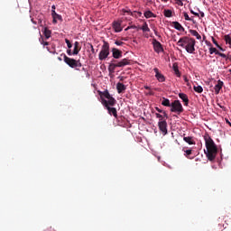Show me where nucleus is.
I'll use <instances>...</instances> for the list:
<instances>
[{
	"label": "nucleus",
	"instance_id": "nucleus-34",
	"mask_svg": "<svg viewBox=\"0 0 231 231\" xmlns=\"http://www.w3.org/2000/svg\"><path fill=\"white\" fill-rule=\"evenodd\" d=\"M122 13H123V15H125V14H128V15H133V13L131 12V10L122 9Z\"/></svg>",
	"mask_w": 231,
	"mask_h": 231
},
{
	"label": "nucleus",
	"instance_id": "nucleus-9",
	"mask_svg": "<svg viewBox=\"0 0 231 231\" xmlns=\"http://www.w3.org/2000/svg\"><path fill=\"white\" fill-rule=\"evenodd\" d=\"M158 126H159L161 133H162L163 136H165V134H167V133H168L167 132V121L166 120L159 121Z\"/></svg>",
	"mask_w": 231,
	"mask_h": 231
},
{
	"label": "nucleus",
	"instance_id": "nucleus-25",
	"mask_svg": "<svg viewBox=\"0 0 231 231\" xmlns=\"http://www.w3.org/2000/svg\"><path fill=\"white\" fill-rule=\"evenodd\" d=\"M144 17L146 19H151L152 17H156V15L154 14V13H152V11H146L143 14Z\"/></svg>",
	"mask_w": 231,
	"mask_h": 231
},
{
	"label": "nucleus",
	"instance_id": "nucleus-30",
	"mask_svg": "<svg viewBox=\"0 0 231 231\" xmlns=\"http://www.w3.org/2000/svg\"><path fill=\"white\" fill-rule=\"evenodd\" d=\"M224 41H226V44H228L229 48H231V37H230V34H226L224 36Z\"/></svg>",
	"mask_w": 231,
	"mask_h": 231
},
{
	"label": "nucleus",
	"instance_id": "nucleus-3",
	"mask_svg": "<svg viewBox=\"0 0 231 231\" xmlns=\"http://www.w3.org/2000/svg\"><path fill=\"white\" fill-rule=\"evenodd\" d=\"M114 63H110L108 66V71L109 73H115V70L116 68H125V66H131L132 60L125 58L121 60L120 61L113 60Z\"/></svg>",
	"mask_w": 231,
	"mask_h": 231
},
{
	"label": "nucleus",
	"instance_id": "nucleus-19",
	"mask_svg": "<svg viewBox=\"0 0 231 231\" xmlns=\"http://www.w3.org/2000/svg\"><path fill=\"white\" fill-rule=\"evenodd\" d=\"M179 97L184 102V106H189V96L185 93H180Z\"/></svg>",
	"mask_w": 231,
	"mask_h": 231
},
{
	"label": "nucleus",
	"instance_id": "nucleus-49",
	"mask_svg": "<svg viewBox=\"0 0 231 231\" xmlns=\"http://www.w3.org/2000/svg\"><path fill=\"white\" fill-rule=\"evenodd\" d=\"M185 82H189V79H187V76H184Z\"/></svg>",
	"mask_w": 231,
	"mask_h": 231
},
{
	"label": "nucleus",
	"instance_id": "nucleus-18",
	"mask_svg": "<svg viewBox=\"0 0 231 231\" xmlns=\"http://www.w3.org/2000/svg\"><path fill=\"white\" fill-rule=\"evenodd\" d=\"M183 140L186 143H189V145H196V141H194V137L192 136H184Z\"/></svg>",
	"mask_w": 231,
	"mask_h": 231
},
{
	"label": "nucleus",
	"instance_id": "nucleus-32",
	"mask_svg": "<svg viewBox=\"0 0 231 231\" xmlns=\"http://www.w3.org/2000/svg\"><path fill=\"white\" fill-rule=\"evenodd\" d=\"M141 30H143V32H151V29L149 28V25H147V23H144L143 24V26L141 27Z\"/></svg>",
	"mask_w": 231,
	"mask_h": 231
},
{
	"label": "nucleus",
	"instance_id": "nucleus-36",
	"mask_svg": "<svg viewBox=\"0 0 231 231\" xmlns=\"http://www.w3.org/2000/svg\"><path fill=\"white\" fill-rule=\"evenodd\" d=\"M156 118L160 119V122L163 121V116L161 115L160 113H156L155 114Z\"/></svg>",
	"mask_w": 231,
	"mask_h": 231
},
{
	"label": "nucleus",
	"instance_id": "nucleus-44",
	"mask_svg": "<svg viewBox=\"0 0 231 231\" xmlns=\"http://www.w3.org/2000/svg\"><path fill=\"white\" fill-rule=\"evenodd\" d=\"M191 14H192L193 15H196V17H199V14L195 13L194 11H191Z\"/></svg>",
	"mask_w": 231,
	"mask_h": 231
},
{
	"label": "nucleus",
	"instance_id": "nucleus-47",
	"mask_svg": "<svg viewBox=\"0 0 231 231\" xmlns=\"http://www.w3.org/2000/svg\"><path fill=\"white\" fill-rule=\"evenodd\" d=\"M217 48H218V50H220V51H225V49H223V47H221L220 45Z\"/></svg>",
	"mask_w": 231,
	"mask_h": 231
},
{
	"label": "nucleus",
	"instance_id": "nucleus-57",
	"mask_svg": "<svg viewBox=\"0 0 231 231\" xmlns=\"http://www.w3.org/2000/svg\"><path fill=\"white\" fill-rule=\"evenodd\" d=\"M82 70H83V71H86V69H85V68H83V69H82Z\"/></svg>",
	"mask_w": 231,
	"mask_h": 231
},
{
	"label": "nucleus",
	"instance_id": "nucleus-4",
	"mask_svg": "<svg viewBox=\"0 0 231 231\" xmlns=\"http://www.w3.org/2000/svg\"><path fill=\"white\" fill-rule=\"evenodd\" d=\"M110 51H109V42L104 41L103 45L101 47V51L98 54L99 60H106L107 57H109Z\"/></svg>",
	"mask_w": 231,
	"mask_h": 231
},
{
	"label": "nucleus",
	"instance_id": "nucleus-61",
	"mask_svg": "<svg viewBox=\"0 0 231 231\" xmlns=\"http://www.w3.org/2000/svg\"><path fill=\"white\" fill-rule=\"evenodd\" d=\"M229 60L231 61V58H229Z\"/></svg>",
	"mask_w": 231,
	"mask_h": 231
},
{
	"label": "nucleus",
	"instance_id": "nucleus-23",
	"mask_svg": "<svg viewBox=\"0 0 231 231\" xmlns=\"http://www.w3.org/2000/svg\"><path fill=\"white\" fill-rule=\"evenodd\" d=\"M189 33H191L193 35V37H196V39H198V41H201V34H199V32H198V31L196 30H189Z\"/></svg>",
	"mask_w": 231,
	"mask_h": 231
},
{
	"label": "nucleus",
	"instance_id": "nucleus-13",
	"mask_svg": "<svg viewBox=\"0 0 231 231\" xmlns=\"http://www.w3.org/2000/svg\"><path fill=\"white\" fill-rule=\"evenodd\" d=\"M112 57L114 59H122V51H120L116 48H113L112 49Z\"/></svg>",
	"mask_w": 231,
	"mask_h": 231
},
{
	"label": "nucleus",
	"instance_id": "nucleus-22",
	"mask_svg": "<svg viewBox=\"0 0 231 231\" xmlns=\"http://www.w3.org/2000/svg\"><path fill=\"white\" fill-rule=\"evenodd\" d=\"M182 151L184 152V156L189 160H192L194 158L190 157V155L192 154V149L185 150V148H183Z\"/></svg>",
	"mask_w": 231,
	"mask_h": 231
},
{
	"label": "nucleus",
	"instance_id": "nucleus-11",
	"mask_svg": "<svg viewBox=\"0 0 231 231\" xmlns=\"http://www.w3.org/2000/svg\"><path fill=\"white\" fill-rule=\"evenodd\" d=\"M209 53L210 55L215 53V55H218L219 57H222V59H228L226 58V54L220 52L219 51H217V49L214 47L209 48Z\"/></svg>",
	"mask_w": 231,
	"mask_h": 231
},
{
	"label": "nucleus",
	"instance_id": "nucleus-60",
	"mask_svg": "<svg viewBox=\"0 0 231 231\" xmlns=\"http://www.w3.org/2000/svg\"><path fill=\"white\" fill-rule=\"evenodd\" d=\"M49 231H51V228H50Z\"/></svg>",
	"mask_w": 231,
	"mask_h": 231
},
{
	"label": "nucleus",
	"instance_id": "nucleus-50",
	"mask_svg": "<svg viewBox=\"0 0 231 231\" xmlns=\"http://www.w3.org/2000/svg\"><path fill=\"white\" fill-rule=\"evenodd\" d=\"M162 3H168L169 2V0H162Z\"/></svg>",
	"mask_w": 231,
	"mask_h": 231
},
{
	"label": "nucleus",
	"instance_id": "nucleus-5",
	"mask_svg": "<svg viewBox=\"0 0 231 231\" xmlns=\"http://www.w3.org/2000/svg\"><path fill=\"white\" fill-rule=\"evenodd\" d=\"M63 60L65 64L69 66V68L75 69V68H82V63L80 62V60H75L73 58L68 57L66 54L63 56Z\"/></svg>",
	"mask_w": 231,
	"mask_h": 231
},
{
	"label": "nucleus",
	"instance_id": "nucleus-31",
	"mask_svg": "<svg viewBox=\"0 0 231 231\" xmlns=\"http://www.w3.org/2000/svg\"><path fill=\"white\" fill-rule=\"evenodd\" d=\"M194 91H196V93H203V87L201 86H194L193 87Z\"/></svg>",
	"mask_w": 231,
	"mask_h": 231
},
{
	"label": "nucleus",
	"instance_id": "nucleus-1",
	"mask_svg": "<svg viewBox=\"0 0 231 231\" xmlns=\"http://www.w3.org/2000/svg\"><path fill=\"white\" fill-rule=\"evenodd\" d=\"M178 46L184 48L188 53H194L196 51V40L189 36L180 38L177 42Z\"/></svg>",
	"mask_w": 231,
	"mask_h": 231
},
{
	"label": "nucleus",
	"instance_id": "nucleus-55",
	"mask_svg": "<svg viewBox=\"0 0 231 231\" xmlns=\"http://www.w3.org/2000/svg\"><path fill=\"white\" fill-rule=\"evenodd\" d=\"M226 124H228V125H229V124H230V122H229L228 120H226Z\"/></svg>",
	"mask_w": 231,
	"mask_h": 231
},
{
	"label": "nucleus",
	"instance_id": "nucleus-14",
	"mask_svg": "<svg viewBox=\"0 0 231 231\" xmlns=\"http://www.w3.org/2000/svg\"><path fill=\"white\" fill-rule=\"evenodd\" d=\"M51 15H52V18H53L52 23H53L54 24H57V20H58V21H62V16H61L60 14H57V13L55 12V10H51Z\"/></svg>",
	"mask_w": 231,
	"mask_h": 231
},
{
	"label": "nucleus",
	"instance_id": "nucleus-54",
	"mask_svg": "<svg viewBox=\"0 0 231 231\" xmlns=\"http://www.w3.org/2000/svg\"><path fill=\"white\" fill-rule=\"evenodd\" d=\"M87 77H89V72H87Z\"/></svg>",
	"mask_w": 231,
	"mask_h": 231
},
{
	"label": "nucleus",
	"instance_id": "nucleus-8",
	"mask_svg": "<svg viewBox=\"0 0 231 231\" xmlns=\"http://www.w3.org/2000/svg\"><path fill=\"white\" fill-rule=\"evenodd\" d=\"M153 50L156 53H162L163 51V46L156 39L152 40Z\"/></svg>",
	"mask_w": 231,
	"mask_h": 231
},
{
	"label": "nucleus",
	"instance_id": "nucleus-29",
	"mask_svg": "<svg viewBox=\"0 0 231 231\" xmlns=\"http://www.w3.org/2000/svg\"><path fill=\"white\" fill-rule=\"evenodd\" d=\"M173 71L177 77H181V73H180V69H178V64H173Z\"/></svg>",
	"mask_w": 231,
	"mask_h": 231
},
{
	"label": "nucleus",
	"instance_id": "nucleus-15",
	"mask_svg": "<svg viewBox=\"0 0 231 231\" xmlns=\"http://www.w3.org/2000/svg\"><path fill=\"white\" fill-rule=\"evenodd\" d=\"M171 24L175 30H178L179 32H185V28L179 22H172Z\"/></svg>",
	"mask_w": 231,
	"mask_h": 231
},
{
	"label": "nucleus",
	"instance_id": "nucleus-6",
	"mask_svg": "<svg viewBox=\"0 0 231 231\" xmlns=\"http://www.w3.org/2000/svg\"><path fill=\"white\" fill-rule=\"evenodd\" d=\"M170 111L171 113H177V115H181V113H183V105H181L180 100H174L171 103Z\"/></svg>",
	"mask_w": 231,
	"mask_h": 231
},
{
	"label": "nucleus",
	"instance_id": "nucleus-46",
	"mask_svg": "<svg viewBox=\"0 0 231 231\" xmlns=\"http://www.w3.org/2000/svg\"><path fill=\"white\" fill-rule=\"evenodd\" d=\"M144 89H147L148 91H151V87H149V86H144Z\"/></svg>",
	"mask_w": 231,
	"mask_h": 231
},
{
	"label": "nucleus",
	"instance_id": "nucleus-10",
	"mask_svg": "<svg viewBox=\"0 0 231 231\" xmlns=\"http://www.w3.org/2000/svg\"><path fill=\"white\" fill-rule=\"evenodd\" d=\"M153 71L155 73V78L157 79L158 82H165V76L161 73L158 68H154Z\"/></svg>",
	"mask_w": 231,
	"mask_h": 231
},
{
	"label": "nucleus",
	"instance_id": "nucleus-58",
	"mask_svg": "<svg viewBox=\"0 0 231 231\" xmlns=\"http://www.w3.org/2000/svg\"><path fill=\"white\" fill-rule=\"evenodd\" d=\"M176 1H179V3H181V0H176Z\"/></svg>",
	"mask_w": 231,
	"mask_h": 231
},
{
	"label": "nucleus",
	"instance_id": "nucleus-42",
	"mask_svg": "<svg viewBox=\"0 0 231 231\" xmlns=\"http://www.w3.org/2000/svg\"><path fill=\"white\" fill-rule=\"evenodd\" d=\"M155 110H156L158 113H163V110L160 109L158 106L155 107Z\"/></svg>",
	"mask_w": 231,
	"mask_h": 231
},
{
	"label": "nucleus",
	"instance_id": "nucleus-33",
	"mask_svg": "<svg viewBox=\"0 0 231 231\" xmlns=\"http://www.w3.org/2000/svg\"><path fill=\"white\" fill-rule=\"evenodd\" d=\"M65 42H66L69 50H71V48H73V45L71 44V42H69V40L65 39Z\"/></svg>",
	"mask_w": 231,
	"mask_h": 231
},
{
	"label": "nucleus",
	"instance_id": "nucleus-21",
	"mask_svg": "<svg viewBox=\"0 0 231 231\" xmlns=\"http://www.w3.org/2000/svg\"><path fill=\"white\" fill-rule=\"evenodd\" d=\"M116 89H117V93H124V91H125L126 88L125 85H124L123 83H117L116 84Z\"/></svg>",
	"mask_w": 231,
	"mask_h": 231
},
{
	"label": "nucleus",
	"instance_id": "nucleus-12",
	"mask_svg": "<svg viewBox=\"0 0 231 231\" xmlns=\"http://www.w3.org/2000/svg\"><path fill=\"white\" fill-rule=\"evenodd\" d=\"M113 29L115 30L116 33H119V32H122V22L115 21L113 23Z\"/></svg>",
	"mask_w": 231,
	"mask_h": 231
},
{
	"label": "nucleus",
	"instance_id": "nucleus-56",
	"mask_svg": "<svg viewBox=\"0 0 231 231\" xmlns=\"http://www.w3.org/2000/svg\"><path fill=\"white\" fill-rule=\"evenodd\" d=\"M208 46H212V43L208 44Z\"/></svg>",
	"mask_w": 231,
	"mask_h": 231
},
{
	"label": "nucleus",
	"instance_id": "nucleus-27",
	"mask_svg": "<svg viewBox=\"0 0 231 231\" xmlns=\"http://www.w3.org/2000/svg\"><path fill=\"white\" fill-rule=\"evenodd\" d=\"M162 106H164L165 107H171V100H169L165 97H162Z\"/></svg>",
	"mask_w": 231,
	"mask_h": 231
},
{
	"label": "nucleus",
	"instance_id": "nucleus-48",
	"mask_svg": "<svg viewBox=\"0 0 231 231\" xmlns=\"http://www.w3.org/2000/svg\"><path fill=\"white\" fill-rule=\"evenodd\" d=\"M200 17H205V13L201 12L200 13Z\"/></svg>",
	"mask_w": 231,
	"mask_h": 231
},
{
	"label": "nucleus",
	"instance_id": "nucleus-16",
	"mask_svg": "<svg viewBox=\"0 0 231 231\" xmlns=\"http://www.w3.org/2000/svg\"><path fill=\"white\" fill-rule=\"evenodd\" d=\"M216 95H219L221 89H223V81L220 79L217 81V84L214 88Z\"/></svg>",
	"mask_w": 231,
	"mask_h": 231
},
{
	"label": "nucleus",
	"instance_id": "nucleus-2",
	"mask_svg": "<svg viewBox=\"0 0 231 231\" xmlns=\"http://www.w3.org/2000/svg\"><path fill=\"white\" fill-rule=\"evenodd\" d=\"M205 142L207 148L206 156L209 162H214L216 160V154H217V146L210 137L205 138Z\"/></svg>",
	"mask_w": 231,
	"mask_h": 231
},
{
	"label": "nucleus",
	"instance_id": "nucleus-52",
	"mask_svg": "<svg viewBox=\"0 0 231 231\" xmlns=\"http://www.w3.org/2000/svg\"><path fill=\"white\" fill-rule=\"evenodd\" d=\"M138 14H139L140 16H142V12H138Z\"/></svg>",
	"mask_w": 231,
	"mask_h": 231
},
{
	"label": "nucleus",
	"instance_id": "nucleus-17",
	"mask_svg": "<svg viewBox=\"0 0 231 231\" xmlns=\"http://www.w3.org/2000/svg\"><path fill=\"white\" fill-rule=\"evenodd\" d=\"M106 109L108 111V115H112L113 116H115V118H118V113L116 111V108L107 106Z\"/></svg>",
	"mask_w": 231,
	"mask_h": 231
},
{
	"label": "nucleus",
	"instance_id": "nucleus-7",
	"mask_svg": "<svg viewBox=\"0 0 231 231\" xmlns=\"http://www.w3.org/2000/svg\"><path fill=\"white\" fill-rule=\"evenodd\" d=\"M101 103L103 104V106L105 107H109V106H116V99H115V97H113L112 96L109 97V98H107L106 100L105 98H102Z\"/></svg>",
	"mask_w": 231,
	"mask_h": 231
},
{
	"label": "nucleus",
	"instance_id": "nucleus-45",
	"mask_svg": "<svg viewBox=\"0 0 231 231\" xmlns=\"http://www.w3.org/2000/svg\"><path fill=\"white\" fill-rule=\"evenodd\" d=\"M67 53H68V55H73V52H71V50H70V49H69V50L67 51Z\"/></svg>",
	"mask_w": 231,
	"mask_h": 231
},
{
	"label": "nucleus",
	"instance_id": "nucleus-53",
	"mask_svg": "<svg viewBox=\"0 0 231 231\" xmlns=\"http://www.w3.org/2000/svg\"><path fill=\"white\" fill-rule=\"evenodd\" d=\"M39 23H40V24H42V21L40 20Z\"/></svg>",
	"mask_w": 231,
	"mask_h": 231
},
{
	"label": "nucleus",
	"instance_id": "nucleus-24",
	"mask_svg": "<svg viewBox=\"0 0 231 231\" xmlns=\"http://www.w3.org/2000/svg\"><path fill=\"white\" fill-rule=\"evenodd\" d=\"M43 34L46 39H50V37H51V31L50 29H48V27H44Z\"/></svg>",
	"mask_w": 231,
	"mask_h": 231
},
{
	"label": "nucleus",
	"instance_id": "nucleus-40",
	"mask_svg": "<svg viewBox=\"0 0 231 231\" xmlns=\"http://www.w3.org/2000/svg\"><path fill=\"white\" fill-rule=\"evenodd\" d=\"M131 29H136V25H131V26H128L126 29H125V31H127V30H131Z\"/></svg>",
	"mask_w": 231,
	"mask_h": 231
},
{
	"label": "nucleus",
	"instance_id": "nucleus-35",
	"mask_svg": "<svg viewBox=\"0 0 231 231\" xmlns=\"http://www.w3.org/2000/svg\"><path fill=\"white\" fill-rule=\"evenodd\" d=\"M40 42L41 44H43V46H48L50 44V42H44V39H42V36H41L40 38Z\"/></svg>",
	"mask_w": 231,
	"mask_h": 231
},
{
	"label": "nucleus",
	"instance_id": "nucleus-28",
	"mask_svg": "<svg viewBox=\"0 0 231 231\" xmlns=\"http://www.w3.org/2000/svg\"><path fill=\"white\" fill-rule=\"evenodd\" d=\"M164 17H172V10L170 9H164L163 11Z\"/></svg>",
	"mask_w": 231,
	"mask_h": 231
},
{
	"label": "nucleus",
	"instance_id": "nucleus-41",
	"mask_svg": "<svg viewBox=\"0 0 231 231\" xmlns=\"http://www.w3.org/2000/svg\"><path fill=\"white\" fill-rule=\"evenodd\" d=\"M162 115L164 116V118H169V115H167V112L162 110Z\"/></svg>",
	"mask_w": 231,
	"mask_h": 231
},
{
	"label": "nucleus",
	"instance_id": "nucleus-38",
	"mask_svg": "<svg viewBox=\"0 0 231 231\" xmlns=\"http://www.w3.org/2000/svg\"><path fill=\"white\" fill-rule=\"evenodd\" d=\"M115 44L116 45V46H124V42H120V41H116L115 42Z\"/></svg>",
	"mask_w": 231,
	"mask_h": 231
},
{
	"label": "nucleus",
	"instance_id": "nucleus-20",
	"mask_svg": "<svg viewBox=\"0 0 231 231\" xmlns=\"http://www.w3.org/2000/svg\"><path fill=\"white\" fill-rule=\"evenodd\" d=\"M79 44L80 43L79 42H75L72 54L79 55V52L80 51V50H82V47H79Z\"/></svg>",
	"mask_w": 231,
	"mask_h": 231
},
{
	"label": "nucleus",
	"instance_id": "nucleus-39",
	"mask_svg": "<svg viewBox=\"0 0 231 231\" xmlns=\"http://www.w3.org/2000/svg\"><path fill=\"white\" fill-rule=\"evenodd\" d=\"M212 42L215 44V46H217V48H219V43H217V41H216L214 37H212Z\"/></svg>",
	"mask_w": 231,
	"mask_h": 231
},
{
	"label": "nucleus",
	"instance_id": "nucleus-37",
	"mask_svg": "<svg viewBox=\"0 0 231 231\" xmlns=\"http://www.w3.org/2000/svg\"><path fill=\"white\" fill-rule=\"evenodd\" d=\"M185 21H191L190 17L189 16V14L183 13Z\"/></svg>",
	"mask_w": 231,
	"mask_h": 231
},
{
	"label": "nucleus",
	"instance_id": "nucleus-51",
	"mask_svg": "<svg viewBox=\"0 0 231 231\" xmlns=\"http://www.w3.org/2000/svg\"><path fill=\"white\" fill-rule=\"evenodd\" d=\"M51 10H54V12H55V5L51 6Z\"/></svg>",
	"mask_w": 231,
	"mask_h": 231
},
{
	"label": "nucleus",
	"instance_id": "nucleus-59",
	"mask_svg": "<svg viewBox=\"0 0 231 231\" xmlns=\"http://www.w3.org/2000/svg\"><path fill=\"white\" fill-rule=\"evenodd\" d=\"M155 35H158V32H155Z\"/></svg>",
	"mask_w": 231,
	"mask_h": 231
},
{
	"label": "nucleus",
	"instance_id": "nucleus-43",
	"mask_svg": "<svg viewBox=\"0 0 231 231\" xmlns=\"http://www.w3.org/2000/svg\"><path fill=\"white\" fill-rule=\"evenodd\" d=\"M90 50L92 53H95V48L93 47V44H90Z\"/></svg>",
	"mask_w": 231,
	"mask_h": 231
},
{
	"label": "nucleus",
	"instance_id": "nucleus-26",
	"mask_svg": "<svg viewBox=\"0 0 231 231\" xmlns=\"http://www.w3.org/2000/svg\"><path fill=\"white\" fill-rule=\"evenodd\" d=\"M99 95H100L101 100L104 97L107 99L111 97V94H109V91L107 90H105L104 92H100Z\"/></svg>",
	"mask_w": 231,
	"mask_h": 231
}]
</instances>
